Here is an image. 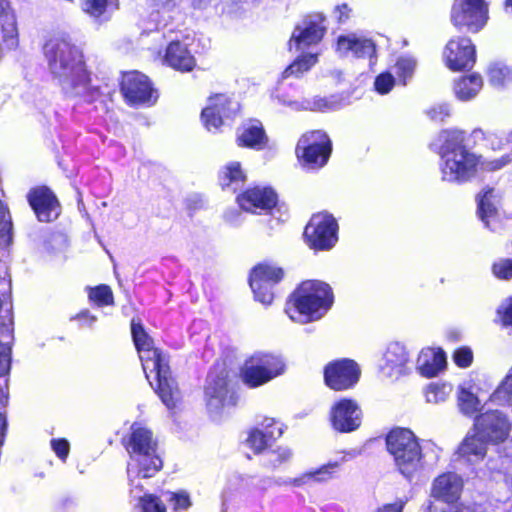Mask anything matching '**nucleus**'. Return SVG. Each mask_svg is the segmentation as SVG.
I'll return each instance as SVG.
<instances>
[{"label": "nucleus", "mask_w": 512, "mask_h": 512, "mask_svg": "<svg viewBox=\"0 0 512 512\" xmlns=\"http://www.w3.org/2000/svg\"><path fill=\"white\" fill-rule=\"evenodd\" d=\"M49 70L67 94L96 99L98 89L90 85L82 51L66 37H54L44 45Z\"/></svg>", "instance_id": "nucleus-1"}, {"label": "nucleus", "mask_w": 512, "mask_h": 512, "mask_svg": "<svg viewBox=\"0 0 512 512\" xmlns=\"http://www.w3.org/2000/svg\"><path fill=\"white\" fill-rule=\"evenodd\" d=\"M132 336L139 353L146 378L151 386L152 375L157 382L156 392L167 408L172 409L180 400V392L170 375V368L166 355L154 347L153 340L139 324L132 322Z\"/></svg>", "instance_id": "nucleus-2"}, {"label": "nucleus", "mask_w": 512, "mask_h": 512, "mask_svg": "<svg viewBox=\"0 0 512 512\" xmlns=\"http://www.w3.org/2000/svg\"><path fill=\"white\" fill-rule=\"evenodd\" d=\"M440 172L443 181L464 183L477 173L480 157L465 145V132L458 129L439 133Z\"/></svg>", "instance_id": "nucleus-3"}, {"label": "nucleus", "mask_w": 512, "mask_h": 512, "mask_svg": "<svg viewBox=\"0 0 512 512\" xmlns=\"http://www.w3.org/2000/svg\"><path fill=\"white\" fill-rule=\"evenodd\" d=\"M125 446L130 456L127 464L130 486L138 487L140 479L153 477L162 468L157 442L146 427L134 423Z\"/></svg>", "instance_id": "nucleus-4"}, {"label": "nucleus", "mask_w": 512, "mask_h": 512, "mask_svg": "<svg viewBox=\"0 0 512 512\" xmlns=\"http://www.w3.org/2000/svg\"><path fill=\"white\" fill-rule=\"evenodd\" d=\"M388 452L392 455L396 469L407 479H412L427 466H433L438 460V448L430 443L435 457L428 462L423 448L415 434L404 428L392 430L386 438Z\"/></svg>", "instance_id": "nucleus-5"}, {"label": "nucleus", "mask_w": 512, "mask_h": 512, "mask_svg": "<svg viewBox=\"0 0 512 512\" xmlns=\"http://www.w3.org/2000/svg\"><path fill=\"white\" fill-rule=\"evenodd\" d=\"M333 301V292L327 283L307 280L291 295L286 305V313L294 322L316 321L327 313Z\"/></svg>", "instance_id": "nucleus-6"}, {"label": "nucleus", "mask_w": 512, "mask_h": 512, "mask_svg": "<svg viewBox=\"0 0 512 512\" xmlns=\"http://www.w3.org/2000/svg\"><path fill=\"white\" fill-rule=\"evenodd\" d=\"M285 368L286 364L279 355L255 352L241 367V378L246 385L254 388L282 375Z\"/></svg>", "instance_id": "nucleus-7"}, {"label": "nucleus", "mask_w": 512, "mask_h": 512, "mask_svg": "<svg viewBox=\"0 0 512 512\" xmlns=\"http://www.w3.org/2000/svg\"><path fill=\"white\" fill-rule=\"evenodd\" d=\"M331 153V142L323 131H311L304 134L296 146L300 162L311 169L324 166Z\"/></svg>", "instance_id": "nucleus-8"}, {"label": "nucleus", "mask_w": 512, "mask_h": 512, "mask_svg": "<svg viewBox=\"0 0 512 512\" xmlns=\"http://www.w3.org/2000/svg\"><path fill=\"white\" fill-rule=\"evenodd\" d=\"M338 225L332 215L318 213L305 227L304 236L310 248L327 250L337 242Z\"/></svg>", "instance_id": "nucleus-9"}, {"label": "nucleus", "mask_w": 512, "mask_h": 512, "mask_svg": "<svg viewBox=\"0 0 512 512\" xmlns=\"http://www.w3.org/2000/svg\"><path fill=\"white\" fill-rule=\"evenodd\" d=\"M442 58L451 71L471 69L476 62V49L470 38L453 37L445 45Z\"/></svg>", "instance_id": "nucleus-10"}, {"label": "nucleus", "mask_w": 512, "mask_h": 512, "mask_svg": "<svg viewBox=\"0 0 512 512\" xmlns=\"http://www.w3.org/2000/svg\"><path fill=\"white\" fill-rule=\"evenodd\" d=\"M487 19L486 2H454L451 9V22L458 29L478 32L485 26Z\"/></svg>", "instance_id": "nucleus-11"}, {"label": "nucleus", "mask_w": 512, "mask_h": 512, "mask_svg": "<svg viewBox=\"0 0 512 512\" xmlns=\"http://www.w3.org/2000/svg\"><path fill=\"white\" fill-rule=\"evenodd\" d=\"M239 109L240 105L236 100L225 94H217L209 98L207 106L202 110L201 118L209 131L217 130L225 120L234 118Z\"/></svg>", "instance_id": "nucleus-12"}, {"label": "nucleus", "mask_w": 512, "mask_h": 512, "mask_svg": "<svg viewBox=\"0 0 512 512\" xmlns=\"http://www.w3.org/2000/svg\"><path fill=\"white\" fill-rule=\"evenodd\" d=\"M327 26L322 14L314 13L306 16L297 25L289 41L290 49L295 45L297 50L319 43L326 33Z\"/></svg>", "instance_id": "nucleus-13"}, {"label": "nucleus", "mask_w": 512, "mask_h": 512, "mask_svg": "<svg viewBox=\"0 0 512 512\" xmlns=\"http://www.w3.org/2000/svg\"><path fill=\"white\" fill-rule=\"evenodd\" d=\"M360 376L358 365L349 359L328 364L324 371L326 385L336 391L346 390L355 385Z\"/></svg>", "instance_id": "nucleus-14"}, {"label": "nucleus", "mask_w": 512, "mask_h": 512, "mask_svg": "<svg viewBox=\"0 0 512 512\" xmlns=\"http://www.w3.org/2000/svg\"><path fill=\"white\" fill-rule=\"evenodd\" d=\"M361 420L362 411L354 400L343 398L330 409L331 425L338 432L349 433L357 430Z\"/></svg>", "instance_id": "nucleus-15"}, {"label": "nucleus", "mask_w": 512, "mask_h": 512, "mask_svg": "<svg viewBox=\"0 0 512 512\" xmlns=\"http://www.w3.org/2000/svg\"><path fill=\"white\" fill-rule=\"evenodd\" d=\"M121 89L131 104H153L158 97L147 76L137 71L123 76Z\"/></svg>", "instance_id": "nucleus-16"}, {"label": "nucleus", "mask_w": 512, "mask_h": 512, "mask_svg": "<svg viewBox=\"0 0 512 512\" xmlns=\"http://www.w3.org/2000/svg\"><path fill=\"white\" fill-rule=\"evenodd\" d=\"M226 378L224 370L219 374L210 373L208 375L205 395L208 409L211 412L217 413L221 408L235 404V397L228 389Z\"/></svg>", "instance_id": "nucleus-17"}, {"label": "nucleus", "mask_w": 512, "mask_h": 512, "mask_svg": "<svg viewBox=\"0 0 512 512\" xmlns=\"http://www.w3.org/2000/svg\"><path fill=\"white\" fill-rule=\"evenodd\" d=\"M474 427L484 440L495 443L505 440L509 432L508 421L499 411L481 414L476 418Z\"/></svg>", "instance_id": "nucleus-18"}, {"label": "nucleus", "mask_w": 512, "mask_h": 512, "mask_svg": "<svg viewBox=\"0 0 512 512\" xmlns=\"http://www.w3.org/2000/svg\"><path fill=\"white\" fill-rule=\"evenodd\" d=\"M335 50L341 57L365 58L372 57L376 48L371 39L356 33H349L338 37Z\"/></svg>", "instance_id": "nucleus-19"}, {"label": "nucleus", "mask_w": 512, "mask_h": 512, "mask_svg": "<svg viewBox=\"0 0 512 512\" xmlns=\"http://www.w3.org/2000/svg\"><path fill=\"white\" fill-rule=\"evenodd\" d=\"M28 201L38 219L50 222L59 216V203L53 193L46 187L33 189L28 195Z\"/></svg>", "instance_id": "nucleus-20"}, {"label": "nucleus", "mask_w": 512, "mask_h": 512, "mask_svg": "<svg viewBox=\"0 0 512 512\" xmlns=\"http://www.w3.org/2000/svg\"><path fill=\"white\" fill-rule=\"evenodd\" d=\"M240 207L251 213L268 212L277 203V195L270 188L255 187L237 197Z\"/></svg>", "instance_id": "nucleus-21"}, {"label": "nucleus", "mask_w": 512, "mask_h": 512, "mask_svg": "<svg viewBox=\"0 0 512 512\" xmlns=\"http://www.w3.org/2000/svg\"><path fill=\"white\" fill-rule=\"evenodd\" d=\"M382 360V373L387 377L397 378L406 373L409 355L403 344L392 342L387 346Z\"/></svg>", "instance_id": "nucleus-22"}, {"label": "nucleus", "mask_w": 512, "mask_h": 512, "mask_svg": "<svg viewBox=\"0 0 512 512\" xmlns=\"http://www.w3.org/2000/svg\"><path fill=\"white\" fill-rule=\"evenodd\" d=\"M462 487L463 482L459 475L453 472H446L434 479L431 496L452 504L459 499Z\"/></svg>", "instance_id": "nucleus-23"}, {"label": "nucleus", "mask_w": 512, "mask_h": 512, "mask_svg": "<svg viewBox=\"0 0 512 512\" xmlns=\"http://www.w3.org/2000/svg\"><path fill=\"white\" fill-rule=\"evenodd\" d=\"M274 423V419H265L263 422L265 431L255 429L249 433L246 442L255 453L262 452L266 447L270 446L275 439L282 435V427L277 426L273 428Z\"/></svg>", "instance_id": "nucleus-24"}, {"label": "nucleus", "mask_w": 512, "mask_h": 512, "mask_svg": "<svg viewBox=\"0 0 512 512\" xmlns=\"http://www.w3.org/2000/svg\"><path fill=\"white\" fill-rule=\"evenodd\" d=\"M497 203V196L492 188H485L478 199V215L484 225L491 230L498 228Z\"/></svg>", "instance_id": "nucleus-25"}, {"label": "nucleus", "mask_w": 512, "mask_h": 512, "mask_svg": "<svg viewBox=\"0 0 512 512\" xmlns=\"http://www.w3.org/2000/svg\"><path fill=\"white\" fill-rule=\"evenodd\" d=\"M165 61L169 66L180 71H191L195 67V59L186 45L172 41L167 47Z\"/></svg>", "instance_id": "nucleus-26"}, {"label": "nucleus", "mask_w": 512, "mask_h": 512, "mask_svg": "<svg viewBox=\"0 0 512 512\" xmlns=\"http://www.w3.org/2000/svg\"><path fill=\"white\" fill-rule=\"evenodd\" d=\"M457 455L459 458L470 463L479 462L486 455L485 440L475 431L468 433L459 445Z\"/></svg>", "instance_id": "nucleus-27"}, {"label": "nucleus", "mask_w": 512, "mask_h": 512, "mask_svg": "<svg viewBox=\"0 0 512 512\" xmlns=\"http://www.w3.org/2000/svg\"><path fill=\"white\" fill-rule=\"evenodd\" d=\"M0 35L7 48L12 49L17 46L16 17L9 2H0Z\"/></svg>", "instance_id": "nucleus-28"}, {"label": "nucleus", "mask_w": 512, "mask_h": 512, "mask_svg": "<svg viewBox=\"0 0 512 512\" xmlns=\"http://www.w3.org/2000/svg\"><path fill=\"white\" fill-rule=\"evenodd\" d=\"M446 358L441 350L423 349L417 359V368L425 377L436 376L445 366Z\"/></svg>", "instance_id": "nucleus-29"}, {"label": "nucleus", "mask_w": 512, "mask_h": 512, "mask_svg": "<svg viewBox=\"0 0 512 512\" xmlns=\"http://www.w3.org/2000/svg\"><path fill=\"white\" fill-rule=\"evenodd\" d=\"M283 270L270 264H259L251 273L250 287L263 288L264 285L271 286L278 283L283 277Z\"/></svg>", "instance_id": "nucleus-30"}, {"label": "nucleus", "mask_w": 512, "mask_h": 512, "mask_svg": "<svg viewBox=\"0 0 512 512\" xmlns=\"http://www.w3.org/2000/svg\"><path fill=\"white\" fill-rule=\"evenodd\" d=\"M237 143L242 147L260 149L265 143V134L258 121L243 125L237 136Z\"/></svg>", "instance_id": "nucleus-31"}, {"label": "nucleus", "mask_w": 512, "mask_h": 512, "mask_svg": "<svg viewBox=\"0 0 512 512\" xmlns=\"http://www.w3.org/2000/svg\"><path fill=\"white\" fill-rule=\"evenodd\" d=\"M483 80L479 74L473 73L459 78L454 84V93L461 101L474 98L482 89Z\"/></svg>", "instance_id": "nucleus-32"}, {"label": "nucleus", "mask_w": 512, "mask_h": 512, "mask_svg": "<svg viewBox=\"0 0 512 512\" xmlns=\"http://www.w3.org/2000/svg\"><path fill=\"white\" fill-rule=\"evenodd\" d=\"M81 9L95 21L103 22L110 19L118 9L117 2H81Z\"/></svg>", "instance_id": "nucleus-33"}, {"label": "nucleus", "mask_w": 512, "mask_h": 512, "mask_svg": "<svg viewBox=\"0 0 512 512\" xmlns=\"http://www.w3.org/2000/svg\"><path fill=\"white\" fill-rule=\"evenodd\" d=\"M338 460L330 461L318 469L313 470L314 482L321 483L330 480L333 477L335 470L344 462L353 459L357 456L358 452L352 450L349 452H342Z\"/></svg>", "instance_id": "nucleus-34"}, {"label": "nucleus", "mask_w": 512, "mask_h": 512, "mask_svg": "<svg viewBox=\"0 0 512 512\" xmlns=\"http://www.w3.org/2000/svg\"><path fill=\"white\" fill-rule=\"evenodd\" d=\"M245 174L241 168V164L236 161L226 164L220 173V183L223 188H230L234 184L244 182Z\"/></svg>", "instance_id": "nucleus-35"}, {"label": "nucleus", "mask_w": 512, "mask_h": 512, "mask_svg": "<svg viewBox=\"0 0 512 512\" xmlns=\"http://www.w3.org/2000/svg\"><path fill=\"white\" fill-rule=\"evenodd\" d=\"M130 492L135 498H139L143 512H166V507L163 502L155 495L147 494L140 496L142 486L139 483L138 487L130 486Z\"/></svg>", "instance_id": "nucleus-36"}, {"label": "nucleus", "mask_w": 512, "mask_h": 512, "mask_svg": "<svg viewBox=\"0 0 512 512\" xmlns=\"http://www.w3.org/2000/svg\"><path fill=\"white\" fill-rule=\"evenodd\" d=\"M489 82L495 87L504 86L512 80L510 68L502 63H494L488 70Z\"/></svg>", "instance_id": "nucleus-37"}, {"label": "nucleus", "mask_w": 512, "mask_h": 512, "mask_svg": "<svg viewBox=\"0 0 512 512\" xmlns=\"http://www.w3.org/2000/svg\"><path fill=\"white\" fill-rule=\"evenodd\" d=\"M317 62V54H306L298 57L285 71L284 77L299 76L308 71Z\"/></svg>", "instance_id": "nucleus-38"}, {"label": "nucleus", "mask_w": 512, "mask_h": 512, "mask_svg": "<svg viewBox=\"0 0 512 512\" xmlns=\"http://www.w3.org/2000/svg\"><path fill=\"white\" fill-rule=\"evenodd\" d=\"M416 65L417 62L412 57L404 56L400 57L397 60L394 66V71L398 79L403 83V85H405L407 80L412 77L416 69Z\"/></svg>", "instance_id": "nucleus-39"}, {"label": "nucleus", "mask_w": 512, "mask_h": 512, "mask_svg": "<svg viewBox=\"0 0 512 512\" xmlns=\"http://www.w3.org/2000/svg\"><path fill=\"white\" fill-rule=\"evenodd\" d=\"M472 136L475 141L482 140L493 150L500 149L505 144L504 138L493 130L477 128L472 131Z\"/></svg>", "instance_id": "nucleus-40"}, {"label": "nucleus", "mask_w": 512, "mask_h": 512, "mask_svg": "<svg viewBox=\"0 0 512 512\" xmlns=\"http://www.w3.org/2000/svg\"><path fill=\"white\" fill-rule=\"evenodd\" d=\"M478 398L465 388H461L458 393V405L462 413L472 415L478 410Z\"/></svg>", "instance_id": "nucleus-41"}, {"label": "nucleus", "mask_w": 512, "mask_h": 512, "mask_svg": "<svg viewBox=\"0 0 512 512\" xmlns=\"http://www.w3.org/2000/svg\"><path fill=\"white\" fill-rule=\"evenodd\" d=\"M451 391L450 386L445 384H430L425 392L426 401L429 403H441L446 400Z\"/></svg>", "instance_id": "nucleus-42"}, {"label": "nucleus", "mask_w": 512, "mask_h": 512, "mask_svg": "<svg viewBox=\"0 0 512 512\" xmlns=\"http://www.w3.org/2000/svg\"><path fill=\"white\" fill-rule=\"evenodd\" d=\"M89 298L99 306L113 304V293L107 285H100L90 289Z\"/></svg>", "instance_id": "nucleus-43"}, {"label": "nucleus", "mask_w": 512, "mask_h": 512, "mask_svg": "<svg viewBox=\"0 0 512 512\" xmlns=\"http://www.w3.org/2000/svg\"><path fill=\"white\" fill-rule=\"evenodd\" d=\"M283 103L286 104V102ZM287 105L296 110L310 109L314 111H327L335 108V103L325 98H315L312 102H308L306 106L300 105L298 102H288Z\"/></svg>", "instance_id": "nucleus-44"}, {"label": "nucleus", "mask_w": 512, "mask_h": 512, "mask_svg": "<svg viewBox=\"0 0 512 512\" xmlns=\"http://www.w3.org/2000/svg\"><path fill=\"white\" fill-rule=\"evenodd\" d=\"M493 275L501 280L512 278V259L501 258L492 265Z\"/></svg>", "instance_id": "nucleus-45"}, {"label": "nucleus", "mask_w": 512, "mask_h": 512, "mask_svg": "<svg viewBox=\"0 0 512 512\" xmlns=\"http://www.w3.org/2000/svg\"><path fill=\"white\" fill-rule=\"evenodd\" d=\"M10 216L0 201V244L7 245L11 241L10 236Z\"/></svg>", "instance_id": "nucleus-46"}, {"label": "nucleus", "mask_w": 512, "mask_h": 512, "mask_svg": "<svg viewBox=\"0 0 512 512\" xmlns=\"http://www.w3.org/2000/svg\"><path fill=\"white\" fill-rule=\"evenodd\" d=\"M493 397L502 403L512 405V375L505 378L499 388L494 392Z\"/></svg>", "instance_id": "nucleus-47"}, {"label": "nucleus", "mask_w": 512, "mask_h": 512, "mask_svg": "<svg viewBox=\"0 0 512 512\" xmlns=\"http://www.w3.org/2000/svg\"><path fill=\"white\" fill-rule=\"evenodd\" d=\"M451 114L450 106L447 103H439L426 110V115L435 122H443Z\"/></svg>", "instance_id": "nucleus-48"}, {"label": "nucleus", "mask_w": 512, "mask_h": 512, "mask_svg": "<svg viewBox=\"0 0 512 512\" xmlns=\"http://www.w3.org/2000/svg\"><path fill=\"white\" fill-rule=\"evenodd\" d=\"M395 84L394 76L389 73H381L375 79L374 86L378 93L387 94L393 88Z\"/></svg>", "instance_id": "nucleus-49"}, {"label": "nucleus", "mask_w": 512, "mask_h": 512, "mask_svg": "<svg viewBox=\"0 0 512 512\" xmlns=\"http://www.w3.org/2000/svg\"><path fill=\"white\" fill-rule=\"evenodd\" d=\"M511 162H512V151L508 154L501 156L500 158L483 161V162H480V164L484 170L493 172V171H497V170L504 168Z\"/></svg>", "instance_id": "nucleus-50"}, {"label": "nucleus", "mask_w": 512, "mask_h": 512, "mask_svg": "<svg viewBox=\"0 0 512 512\" xmlns=\"http://www.w3.org/2000/svg\"><path fill=\"white\" fill-rule=\"evenodd\" d=\"M164 496L167 501H170L173 504L174 510L186 509L191 504L189 496L185 493L167 492Z\"/></svg>", "instance_id": "nucleus-51"}, {"label": "nucleus", "mask_w": 512, "mask_h": 512, "mask_svg": "<svg viewBox=\"0 0 512 512\" xmlns=\"http://www.w3.org/2000/svg\"><path fill=\"white\" fill-rule=\"evenodd\" d=\"M10 364L11 348L6 344L0 343V376H4L9 372Z\"/></svg>", "instance_id": "nucleus-52"}, {"label": "nucleus", "mask_w": 512, "mask_h": 512, "mask_svg": "<svg viewBox=\"0 0 512 512\" xmlns=\"http://www.w3.org/2000/svg\"><path fill=\"white\" fill-rule=\"evenodd\" d=\"M51 448L61 460H66L69 454L70 445L69 442L64 438L52 439Z\"/></svg>", "instance_id": "nucleus-53"}, {"label": "nucleus", "mask_w": 512, "mask_h": 512, "mask_svg": "<svg viewBox=\"0 0 512 512\" xmlns=\"http://www.w3.org/2000/svg\"><path fill=\"white\" fill-rule=\"evenodd\" d=\"M454 361L459 367H468L472 363V351L468 348H460L454 353Z\"/></svg>", "instance_id": "nucleus-54"}, {"label": "nucleus", "mask_w": 512, "mask_h": 512, "mask_svg": "<svg viewBox=\"0 0 512 512\" xmlns=\"http://www.w3.org/2000/svg\"><path fill=\"white\" fill-rule=\"evenodd\" d=\"M251 288L254 292L255 298L259 302H261L264 305H269L272 303L274 296L271 291V286L264 285V287L260 289H256L255 287Z\"/></svg>", "instance_id": "nucleus-55"}, {"label": "nucleus", "mask_w": 512, "mask_h": 512, "mask_svg": "<svg viewBox=\"0 0 512 512\" xmlns=\"http://www.w3.org/2000/svg\"><path fill=\"white\" fill-rule=\"evenodd\" d=\"M311 483H315L313 470L305 472L298 477L290 478L286 481V485H289L292 487H301V486L308 485Z\"/></svg>", "instance_id": "nucleus-56"}, {"label": "nucleus", "mask_w": 512, "mask_h": 512, "mask_svg": "<svg viewBox=\"0 0 512 512\" xmlns=\"http://www.w3.org/2000/svg\"><path fill=\"white\" fill-rule=\"evenodd\" d=\"M498 314L501 316L503 325L512 326V298L499 308Z\"/></svg>", "instance_id": "nucleus-57"}, {"label": "nucleus", "mask_w": 512, "mask_h": 512, "mask_svg": "<svg viewBox=\"0 0 512 512\" xmlns=\"http://www.w3.org/2000/svg\"><path fill=\"white\" fill-rule=\"evenodd\" d=\"M405 503L402 500H398L394 503L385 504L378 507L374 512H402Z\"/></svg>", "instance_id": "nucleus-58"}, {"label": "nucleus", "mask_w": 512, "mask_h": 512, "mask_svg": "<svg viewBox=\"0 0 512 512\" xmlns=\"http://www.w3.org/2000/svg\"><path fill=\"white\" fill-rule=\"evenodd\" d=\"M350 9L346 3L338 5L334 11L335 17L339 22H344L349 18Z\"/></svg>", "instance_id": "nucleus-59"}, {"label": "nucleus", "mask_w": 512, "mask_h": 512, "mask_svg": "<svg viewBox=\"0 0 512 512\" xmlns=\"http://www.w3.org/2000/svg\"><path fill=\"white\" fill-rule=\"evenodd\" d=\"M273 454L277 455L279 463L287 461L292 455L291 450L284 447H279L276 451L273 452Z\"/></svg>", "instance_id": "nucleus-60"}, {"label": "nucleus", "mask_w": 512, "mask_h": 512, "mask_svg": "<svg viewBox=\"0 0 512 512\" xmlns=\"http://www.w3.org/2000/svg\"><path fill=\"white\" fill-rule=\"evenodd\" d=\"M168 12V10L166 8H163L162 11H157V14L156 16L154 14H152L153 16V20L156 22V26H166L167 25V21L164 19L163 16H161L160 18V14H166Z\"/></svg>", "instance_id": "nucleus-61"}, {"label": "nucleus", "mask_w": 512, "mask_h": 512, "mask_svg": "<svg viewBox=\"0 0 512 512\" xmlns=\"http://www.w3.org/2000/svg\"><path fill=\"white\" fill-rule=\"evenodd\" d=\"M5 428H6V420H5L4 416L0 413V447L3 445V442H4Z\"/></svg>", "instance_id": "nucleus-62"}, {"label": "nucleus", "mask_w": 512, "mask_h": 512, "mask_svg": "<svg viewBox=\"0 0 512 512\" xmlns=\"http://www.w3.org/2000/svg\"><path fill=\"white\" fill-rule=\"evenodd\" d=\"M79 318L84 319L87 323V325H92L96 321V317L93 315H90L89 312L85 311L78 315Z\"/></svg>", "instance_id": "nucleus-63"}, {"label": "nucleus", "mask_w": 512, "mask_h": 512, "mask_svg": "<svg viewBox=\"0 0 512 512\" xmlns=\"http://www.w3.org/2000/svg\"><path fill=\"white\" fill-rule=\"evenodd\" d=\"M238 216H240V214L238 213V211H236V210H235V211H227V212L225 213V216H224V217H225V220H226L227 222L235 223V222H236V220H237L236 218H237Z\"/></svg>", "instance_id": "nucleus-64"}]
</instances>
